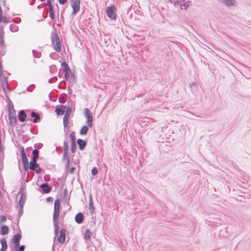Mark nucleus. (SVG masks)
<instances>
[{
	"label": "nucleus",
	"mask_w": 251,
	"mask_h": 251,
	"mask_svg": "<svg viewBox=\"0 0 251 251\" xmlns=\"http://www.w3.org/2000/svg\"><path fill=\"white\" fill-rule=\"evenodd\" d=\"M25 246L22 245L20 247H19L18 248H16L17 250H16V251H24L25 250Z\"/></svg>",
	"instance_id": "nucleus-32"
},
{
	"label": "nucleus",
	"mask_w": 251,
	"mask_h": 251,
	"mask_svg": "<svg viewBox=\"0 0 251 251\" xmlns=\"http://www.w3.org/2000/svg\"><path fill=\"white\" fill-rule=\"evenodd\" d=\"M84 115L87 119V124L89 127H92L93 126V117L92 113L88 108L85 109Z\"/></svg>",
	"instance_id": "nucleus-4"
},
{
	"label": "nucleus",
	"mask_w": 251,
	"mask_h": 251,
	"mask_svg": "<svg viewBox=\"0 0 251 251\" xmlns=\"http://www.w3.org/2000/svg\"><path fill=\"white\" fill-rule=\"evenodd\" d=\"M31 117L34 118V119L33 120V122L34 123H36L38 121V120L40 119V116L39 115L34 112H32L31 113Z\"/></svg>",
	"instance_id": "nucleus-20"
},
{
	"label": "nucleus",
	"mask_w": 251,
	"mask_h": 251,
	"mask_svg": "<svg viewBox=\"0 0 251 251\" xmlns=\"http://www.w3.org/2000/svg\"><path fill=\"white\" fill-rule=\"evenodd\" d=\"M66 230L62 229L60 230V235L58 238L57 241L60 243L63 244L64 243L66 238Z\"/></svg>",
	"instance_id": "nucleus-9"
},
{
	"label": "nucleus",
	"mask_w": 251,
	"mask_h": 251,
	"mask_svg": "<svg viewBox=\"0 0 251 251\" xmlns=\"http://www.w3.org/2000/svg\"><path fill=\"white\" fill-rule=\"evenodd\" d=\"M29 169L35 171L37 173L41 172V169L39 168V165L36 163V160H32L30 162Z\"/></svg>",
	"instance_id": "nucleus-6"
},
{
	"label": "nucleus",
	"mask_w": 251,
	"mask_h": 251,
	"mask_svg": "<svg viewBox=\"0 0 251 251\" xmlns=\"http://www.w3.org/2000/svg\"><path fill=\"white\" fill-rule=\"evenodd\" d=\"M55 112L57 115H62L64 113V111L63 110L58 107L56 108Z\"/></svg>",
	"instance_id": "nucleus-27"
},
{
	"label": "nucleus",
	"mask_w": 251,
	"mask_h": 251,
	"mask_svg": "<svg viewBox=\"0 0 251 251\" xmlns=\"http://www.w3.org/2000/svg\"><path fill=\"white\" fill-rule=\"evenodd\" d=\"M9 119L11 125L15 126L17 124L16 117L14 115L9 114Z\"/></svg>",
	"instance_id": "nucleus-17"
},
{
	"label": "nucleus",
	"mask_w": 251,
	"mask_h": 251,
	"mask_svg": "<svg viewBox=\"0 0 251 251\" xmlns=\"http://www.w3.org/2000/svg\"><path fill=\"white\" fill-rule=\"evenodd\" d=\"M41 1H44L45 0H40Z\"/></svg>",
	"instance_id": "nucleus-39"
},
{
	"label": "nucleus",
	"mask_w": 251,
	"mask_h": 251,
	"mask_svg": "<svg viewBox=\"0 0 251 251\" xmlns=\"http://www.w3.org/2000/svg\"><path fill=\"white\" fill-rule=\"evenodd\" d=\"M0 243L1 244V248L0 251H5L7 248V244L6 240L5 238H2L0 240Z\"/></svg>",
	"instance_id": "nucleus-16"
},
{
	"label": "nucleus",
	"mask_w": 251,
	"mask_h": 251,
	"mask_svg": "<svg viewBox=\"0 0 251 251\" xmlns=\"http://www.w3.org/2000/svg\"><path fill=\"white\" fill-rule=\"evenodd\" d=\"M1 22H3L4 23H8L9 21L5 17H2Z\"/></svg>",
	"instance_id": "nucleus-34"
},
{
	"label": "nucleus",
	"mask_w": 251,
	"mask_h": 251,
	"mask_svg": "<svg viewBox=\"0 0 251 251\" xmlns=\"http://www.w3.org/2000/svg\"><path fill=\"white\" fill-rule=\"evenodd\" d=\"M69 118V114L67 113L64 116L63 124L65 127H67L68 125V120Z\"/></svg>",
	"instance_id": "nucleus-21"
},
{
	"label": "nucleus",
	"mask_w": 251,
	"mask_h": 251,
	"mask_svg": "<svg viewBox=\"0 0 251 251\" xmlns=\"http://www.w3.org/2000/svg\"><path fill=\"white\" fill-rule=\"evenodd\" d=\"M223 2L227 6H231L234 4V0H222Z\"/></svg>",
	"instance_id": "nucleus-26"
},
{
	"label": "nucleus",
	"mask_w": 251,
	"mask_h": 251,
	"mask_svg": "<svg viewBox=\"0 0 251 251\" xmlns=\"http://www.w3.org/2000/svg\"><path fill=\"white\" fill-rule=\"evenodd\" d=\"M116 8L114 5L108 6L106 8V14L108 17L112 20H116Z\"/></svg>",
	"instance_id": "nucleus-3"
},
{
	"label": "nucleus",
	"mask_w": 251,
	"mask_h": 251,
	"mask_svg": "<svg viewBox=\"0 0 251 251\" xmlns=\"http://www.w3.org/2000/svg\"><path fill=\"white\" fill-rule=\"evenodd\" d=\"M84 217L83 214L81 213L77 214L75 217V220L78 224H81L83 222Z\"/></svg>",
	"instance_id": "nucleus-13"
},
{
	"label": "nucleus",
	"mask_w": 251,
	"mask_h": 251,
	"mask_svg": "<svg viewBox=\"0 0 251 251\" xmlns=\"http://www.w3.org/2000/svg\"><path fill=\"white\" fill-rule=\"evenodd\" d=\"M22 236L21 234H16L15 235L13 238L12 241L14 245L15 248H18L20 246V241L21 239Z\"/></svg>",
	"instance_id": "nucleus-8"
},
{
	"label": "nucleus",
	"mask_w": 251,
	"mask_h": 251,
	"mask_svg": "<svg viewBox=\"0 0 251 251\" xmlns=\"http://www.w3.org/2000/svg\"><path fill=\"white\" fill-rule=\"evenodd\" d=\"M77 142L80 150H82L85 148L86 145V142L85 141L79 139L77 140Z\"/></svg>",
	"instance_id": "nucleus-14"
},
{
	"label": "nucleus",
	"mask_w": 251,
	"mask_h": 251,
	"mask_svg": "<svg viewBox=\"0 0 251 251\" xmlns=\"http://www.w3.org/2000/svg\"><path fill=\"white\" fill-rule=\"evenodd\" d=\"M40 187L42 188L43 191L45 193H48L51 191V189L48 183H43L41 185Z\"/></svg>",
	"instance_id": "nucleus-15"
},
{
	"label": "nucleus",
	"mask_w": 251,
	"mask_h": 251,
	"mask_svg": "<svg viewBox=\"0 0 251 251\" xmlns=\"http://www.w3.org/2000/svg\"><path fill=\"white\" fill-rule=\"evenodd\" d=\"M39 151L37 150H34L32 151L33 157L32 160H36L38 156Z\"/></svg>",
	"instance_id": "nucleus-24"
},
{
	"label": "nucleus",
	"mask_w": 251,
	"mask_h": 251,
	"mask_svg": "<svg viewBox=\"0 0 251 251\" xmlns=\"http://www.w3.org/2000/svg\"><path fill=\"white\" fill-rule=\"evenodd\" d=\"M74 170H75L74 168H71V171H70L71 173H73Z\"/></svg>",
	"instance_id": "nucleus-36"
},
{
	"label": "nucleus",
	"mask_w": 251,
	"mask_h": 251,
	"mask_svg": "<svg viewBox=\"0 0 251 251\" xmlns=\"http://www.w3.org/2000/svg\"><path fill=\"white\" fill-rule=\"evenodd\" d=\"M62 65L64 67L63 70L64 72L65 77L67 80H68L70 78V69L68 65L65 62L62 63Z\"/></svg>",
	"instance_id": "nucleus-7"
},
{
	"label": "nucleus",
	"mask_w": 251,
	"mask_h": 251,
	"mask_svg": "<svg viewBox=\"0 0 251 251\" xmlns=\"http://www.w3.org/2000/svg\"><path fill=\"white\" fill-rule=\"evenodd\" d=\"M61 107H63V108L64 107V106L63 105H61Z\"/></svg>",
	"instance_id": "nucleus-40"
},
{
	"label": "nucleus",
	"mask_w": 251,
	"mask_h": 251,
	"mask_svg": "<svg viewBox=\"0 0 251 251\" xmlns=\"http://www.w3.org/2000/svg\"><path fill=\"white\" fill-rule=\"evenodd\" d=\"M21 156L22 158V161L24 164H27L28 162L27 158L26 157L25 152V149L23 147L21 148Z\"/></svg>",
	"instance_id": "nucleus-11"
},
{
	"label": "nucleus",
	"mask_w": 251,
	"mask_h": 251,
	"mask_svg": "<svg viewBox=\"0 0 251 251\" xmlns=\"http://www.w3.org/2000/svg\"><path fill=\"white\" fill-rule=\"evenodd\" d=\"M68 150V148L67 147L66 148L65 150V154H64V156H66V151H67Z\"/></svg>",
	"instance_id": "nucleus-37"
},
{
	"label": "nucleus",
	"mask_w": 251,
	"mask_h": 251,
	"mask_svg": "<svg viewBox=\"0 0 251 251\" xmlns=\"http://www.w3.org/2000/svg\"><path fill=\"white\" fill-rule=\"evenodd\" d=\"M9 232V228L7 226H1V229L0 231V234L1 235H5L7 234Z\"/></svg>",
	"instance_id": "nucleus-19"
},
{
	"label": "nucleus",
	"mask_w": 251,
	"mask_h": 251,
	"mask_svg": "<svg viewBox=\"0 0 251 251\" xmlns=\"http://www.w3.org/2000/svg\"><path fill=\"white\" fill-rule=\"evenodd\" d=\"M76 150V146L75 143H72L71 147V151L72 152H75Z\"/></svg>",
	"instance_id": "nucleus-30"
},
{
	"label": "nucleus",
	"mask_w": 251,
	"mask_h": 251,
	"mask_svg": "<svg viewBox=\"0 0 251 251\" xmlns=\"http://www.w3.org/2000/svg\"><path fill=\"white\" fill-rule=\"evenodd\" d=\"M6 221V217L4 215L0 216V225Z\"/></svg>",
	"instance_id": "nucleus-29"
},
{
	"label": "nucleus",
	"mask_w": 251,
	"mask_h": 251,
	"mask_svg": "<svg viewBox=\"0 0 251 251\" xmlns=\"http://www.w3.org/2000/svg\"><path fill=\"white\" fill-rule=\"evenodd\" d=\"M92 235L91 232L89 230H87L84 233V238L86 239L90 240Z\"/></svg>",
	"instance_id": "nucleus-25"
},
{
	"label": "nucleus",
	"mask_w": 251,
	"mask_h": 251,
	"mask_svg": "<svg viewBox=\"0 0 251 251\" xmlns=\"http://www.w3.org/2000/svg\"><path fill=\"white\" fill-rule=\"evenodd\" d=\"M89 209L91 213H93L94 211V207L93 206V203L91 197L90 198L89 200Z\"/></svg>",
	"instance_id": "nucleus-23"
},
{
	"label": "nucleus",
	"mask_w": 251,
	"mask_h": 251,
	"mask_svg": "<svg viewBox=\"0 0 251 251\" xmlns=\"http://www.w3.org/2000/svg\"><path fill=\"white\" fill-rule=\"evenodd\" d=\"M70 137L72 140V143H75V136L74 132H72V133H70Z\"/></svg>",
	"instance_id": "nucleus-28"
},
{
	"label": "nucleus",
	"mask_w": 251,
	"mask_h": 251,
	"mask_svg": "<svg viewBox=\"0 0 251 251\" xmlns=\"http://www.w3.org/2000/svg\"><path fill=\"white\" fill-rule=\"evenodd\" d=\"M0 80L2 83L3 90L4 91L8 89L7 82L5 80L4 75L2 77H0Z\"/></svg>",
	"instance_id": "nucleus-18"
},
{
	"label": "nucleus",
	"mask_w": 251,
	"mask_h": 251,
	"mask_svg": "<svg viewBox=\"0 0 251 251\" xmlns=\"http://www.w3.org/2000/svg\"><path fill=\"white\" fill-rule=\"evenodd\" d=\"M88 131V127L86 126H84L81 128L79 133L80 135H85L86 134Z\"/></svg>",
	"instance_id": "nucleus-22"
},
{
	"label": "nucleus",
	"mask_w": 251,
	"mask_h": 251,
	"mask_svg": "<svg viewBox=\"0 0 251 251\" xmlns=\"http://www.w3.org/2000/svg\"><path fill=\"white\" fill-rule=\"evenodd\" d=\"M0 146H1V138L0 137Z\"/></svg>",
	"instance_id": "nucleus-38"
},
{
	"label": "nucleus",
	"mask_w": 251,
	"mask_h": 251,
	"mask_svg": "<svg viewBox=\"0 0 251 251\" xmlns=\"http://www.w3.org/2000/svg\"><path fill=\"white\" fill-rule=\"evenodd\" d=\"M51 39L53 49L57 52H60L61 49V44L57 34L55 32H52L51 34Z\"/></svg>",
	"instance_id": "nucleus-1"
},
{
	"label": "nucleus",
	"mask_w": 251,
	"mask_h": 251,
	"mask_svg": "<svg viewBox=\"0 0 251 251\" xmlns=\"http://www.w3.org/2000/svg\"><path fill=\"white\" fill-rule=\"evenodd\" d=\"M92 174L93 175H96L98 174V170L96 167H94L92 170Z\"/></svg>",
	"instance_id": "nucleus-31"
},
{
	"label": "nucleus",
	"mask_w": 251,
	"mask_h": 251,
	"mask_svg": "<svg viewBox=\"0 0 251 251\" xmlns=\"http://www.w3.org/2000/svg\"><path fill=\"white\" fill-rule=\"evenodd\" d=\"M60 208V200L56 199L54 202V211L53 214V220L57 224V220L59 216Z\"/></svg>",
	"instance_id": "nucleus-2"
},
{
	"label": "nucleus",
	"mask_w": 251,
	"mask_h": 251,
	"mask_svg": "<svg viewBox=\"0 0 251 251\" xmlns=\"http://www.w3.org/2000/svg\"><path fill=\"white\" fill-rule=\"evenodd\" d=\"M3 33H1L0 34V42L1 45H3V44L4 43V40L3 39Z\"/></svg>",
	"instance_id": "nucleus-33"
},
{
	"label": "nucleus",
	"mask_w": 251,
	"mask_h": 251,
	"mask_svg": "<svg viewBox=\"0 0 251 251\" xmlns=\"http://www.w3.org/2000/svg\"><path fill=\"white\" fill-rule=\"evenodd\" d=\"M26 116V114L24 110H20L18 116L19 120L21 122H24L25 120Z\"/></svg>",
	"instance_id": "nucleus-12"
},
{
	"label": "nucleus",
	"mask_w": 251,
	"mask_h": 251,
	"mask_svg": "<svg viewBox=\"0 0 251 251\" xmlns=\"http://www.w3.org/2000/svg\"><path fill=\"white\" fill-rule=\"evenodd\" d=\"M67 1V0H58L59 3L61 4H64Z\"/></svg>",
	"instance_id": "nucleus-35"
},
{
	"label": "nucleus",
	"mask_w": 251,
	"mask_h": 251,
	"mask_svg": "<svg viewBox=\"0 0 251 251\" xmlns=\"http://www.w3.org/2000/svg\"><path fill=\"white\" fill-rule=\"evenodd\" d=\"M48 3L49 6L50 17L51 19L54 20L55 19V16H54V11L53 9L52 5L51 4L50 0H48Z\"/></svg>",
	"instance_id": "nucleus-10"
},
{
	"label": "nucleus",
	"mask_w": 251,
	"mask_h": 251,
	"mask_svg": "<svg viewBox=\"0 0 251 251\" xmlns=\"http://www.w3.org/2000/svg\"><path fill=\"white\" fill-rule=\"evenodd\" d=\"M80 0H72L71 5L73 9V14L75 15L79 11L80 9Z\"/></svg>",
	"instance_id": "nucleus-5"
}]
</instances>
